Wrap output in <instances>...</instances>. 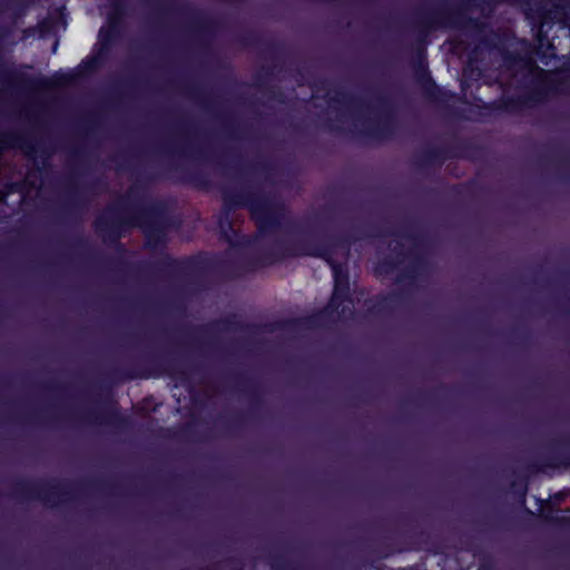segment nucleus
<instances>
[{
    "label": "nucleus",
    "mask_w": 570,
    "mask_h": 570,
    "mask_svg": "<svg viewBox=\"0 0 570 570\" xmlns=\"http://www.w3.org/2000/svg\"><path fill=\"white\" fill-rule=\"evenodd\" d=\"M115 207H108L95 222V228L98 233L105 234L110 229L116 238L120 237V229L125 226L139 227L146 238V245L156 248L165 243L166 227L161 222L157 207H142L137 209L132 215L122 217L114 216Z\"/></svg>",
    "instance_id": "1"
},
{
    "label": "nucleus",
    "mask_w": 570,
    "mask_h": 570,
    "mask_svg": "<svg viewBox=\"0 0 570 570\" xmlns=\"http://www.w3.org/2000/svg\"><path fill=\"white\" fill-rule=\"evenodd\" d=\"M73 77L68 73H56L52 77H37L27 81V87L32 91H49L63 88L72 82Z\"/></svg>",
    "instance_id": "2"
},
{
    "label": "nucleus",
    "mask_w": 570,
    "mask_h": 570,
    "mask_svg": "<svg viewBox=\"0 0 570 570\" xmlns=\"http://www.w3.org/2000/svg\"><path fill=\"white\" fill-rule=\"evenodd\" d=\"M335 287L330 305L336 307V301L345 293L347 288V277L342 275L341 269L337 266H333Z\"/></svg>",
    "instance_id": "3"
}]
</instances>
